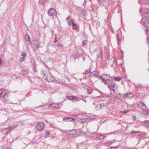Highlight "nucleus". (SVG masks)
<instances>
[{"label":"nucleus","instance_id":"nucleus-1","mask_svg":"<svg viewBox=\"0 0 149 149\" xmlns=\"http://www.w3.org/2000/svg\"><path fill=\"white\" fill-rule=\"evenodd\" d=\"M145 16L143 18L141 23L144 26L147 28H149V16L147 13L145 14Z\"/></svg>","mask_w":149,"mask_h":149},{"label":"nucleus","instance_id":"nucleus-2","mask_svg":"<svg viewBox=\"0 0 149 149\" xmlns=\"http://www.w3.org/2000/svg\"><path fill=\"white\" fill-rule=\"evenodd\" d=\"M48 15L52 17L53 19L55 17H56L57 13L56 10L53 8L50 9L48 12Z\"/></svg>","mask_w":149,"mask_h":149},{"label":"nucleus","instance_id":"nucleus-3","mask_svg":"<svg viewBox=\"0 0 149 149\" xmlns=\"http://www.w3.org/2000/svg\"><path fill=\"white\" fill-rule=\"evenodd\" d=\"M37 129L39 131L42 130L45 127V125L42 122H39L36 126Z\"/></svg>","mask_w":149,"mask_h":149},{"label":"nucleus","instance_id":"nucleus-4","mask_svg":"<svg viewBox=\"0 0 149 149\" xmlns=\"http://www.w3.org/2000/svg\"><path fill=\"white\" fill-rule=\"evenodd\" d=\"M111 133H104L103 134H97L96 136V138L99 140H102L105 138L107 135L111 134Z\"/></svg>","mask_w":149,"mask_h":149},{"label":"nucleus","instance_id":"nucleus-5","mask_svg":"<svg viewBox=\"0 0 149 149\" xmlns=\"http://www.w3.org/2000/svg\"><path fill=\"white\" fill-rule=\"evenodd\" d=\"M138 107L141 109L143 110H145L147 109L148 107L144 103L139 102L138 104Z\"/></svg>","mask_w":149,"mask_h":149},{"label":"nucleus","instance_id":"nucleus-6","mask_svg":"<svg viewBox=\"0 0 149 149\" xmlns=\"http://www.w3.org/2000/svg\"><path fill=\"white\" fill-rule=\"evenodd\" d=\"M50 108L53 109H58L59 107V104L56 103H52L49 105Z\"/></svg>","mask_w":149,"mask_h":149},{"label":"nucleus","instance_id":"nucleus-7","mask_svg":"<svg viewBox=\"0 0 149 149\" xmlns=\"http://www.w3.org/2000/svg\"><path fill=\"white\" fill-rule=\"evenodd\" d=\"M99 78L100 79V80H102L101 82L104 83L105 85L109 84V79H105V78H103L101 76Z\"/></svg>","mask_w":149,"mask_h":149},{"label":"nucleus","instance_id":"nucleus-8","mask_svg":"<svg viewBox=\"0 0 149 149\" xmlns=\"http://www.w3.org/2000/svg\"><path fill=\"white\" fill-rule=\"evenodd\" d=\"M71 23L73 29L77 31H78L79 30L78 26L77 24L75 23L74 20H72L71 21Z\"/></svg>","mask_w":149,"mask_h":149},{"label":"nucleus","instance_id":"nucleus-9","mask_svg":"<svg viewBox=\"0 0 149 149\" xmlns=\"http://www.w3.org/2000/svg\"><path fill=\"white\" fill-rule=\"evenodd\" d=\"M102 77H104V78H105V79H109V81L111 80V79L112 78V77L111 76L109 75H108L106 74H103Z\"/></svg>","mask_w":149,"mask_h":149},{"label":"nucleus","instance_id":"nucleus-10","mask_svg":"<svg viewBox=\"0 0 149 149\" xmlns=\"http://www.w3.org/2000/svg\"><path fill=\"white\" fill-rule=\"evenodd\" d=\"M115 141L114 140H111L108 141L104 143L105 146H108L111 145L112 143H114Z\"/></svg>","mask_w":149,"mask_h":149},{"label":"nucleus","instance_id":"nucleus-11","mask_svg":"<svg viewBox=\"0 0 149 149\" xmlns=\"http://www.w3.org/2000/svg\"><path fill=\"white\" fill-rule=\"evenodd\" d=\"M24 39L26 41L30 42L31 40V39L29 35L28 34H26L24 35Z\"/></svg>","mask_w":149,"mask_h":149},{"label":"nucleus","instance_id":"nucleus-12","mask_svg":"<svg viewBox=\"0 0 149 149\" xmlns=\"http://www.w3.org/2000/svg\"><path fill=\"white\" fill-rule=\"evenodd\" d=\"M63 120L64 121H74V118H69V117H65L63 118Z\"/></svg>","mask_w":149,"mask_h":149},{"label":"nucleus","instance_id":"nucleus-13","mask_svg":"<svg viewBox=\"0 0 149 149\" xmlns=\"http://www.w3.org/2000/svg\"><path fill=\"white\" fill-rule=\"evenodd\" d=\"M111 89H112V90L113 91H115L117 89V85L115 83L114 84H113L112 86H111Z\"/></svg>","mask_w":149,"mask_h":149},{"label":"nucleus","instance_id":"nucleus-14","mask_svg":"<svg viewBox=\"0 0 149 149\" xmlns=\"http://www.w3.org/2000/svg\"><path fill=\"white\" fill-rule=\"evenodd\" d=\"M115 82H114L113 81H110L109 82V85H108V87L109 89H110V91H111V86H112L113 84H114Z\"/></svg>","mask_w":149,"mask_h":149},{"label":"nucleus","instance_id":"nucleus-15","mask_svg":"<svg viewBox=\"0 0 149 149\" xmlns=\"http://www.w3.org/2000/svg\"><path fill=\"white\" fill-rule=\"evenodd\" d=\"M47 79L49 80V82H52L54 80V77L52 76L51 77L50 75L49 76H47Z\"/></svg>","mask_w":149,"mask_h":149},{"label":"nucleus","instance_id":"nucleus-16","mask_svg":"<svg viewBox=\"0 0 149 149\" xmlns=\"http://www.w3.org/2000/svg\"><path fill=\"white\" fill-rule=\"evenodd\" d=\"M143 123L146 127H149V122L147 120L144 121Z\"/></svg>","mask_w":149,"mask_h":149},{"label":"nucleus","instance_id":"nucleus-17","mask_svg":"<svg viewBox=\"0 0 149 149\" xmlns=\"http://www.w3.org/2000/svg\"><path fill=\"white\" fill-rule=\"evenodd\" d=\"M34 45L37 48L40 47V46H39V43L37 41L35 42L34 43Z\"/></svg>","mask_w":149,"mask_h":149},{"label":"nucleus","instance_id":"nucleus-18","mask_svg":"<svg viewBox=\"0 0 149 149\" xmlns=\"http://www.w3.org/2000/svg\"><path fill=\"white\" fill-rule=\"evenodd\" d=\"M45 134H46V136H45V138L49 137L50 136V134L49 132L47 130L45 131Z\"/></svg>","mask_w":149,"mask_h":149},{"label":"nucleus","instance_id":"nucleus-19","mask_svg":"<svg viewBox=\"0 0 149 149\" xmlns=\"http://www.w3.org/2000/svg\"><path fill=\"white\" fill-rule=\"evenodd\" d=\"M118 35H117V41L118 43V44L119 45H121V42L120 40L118 38Z\"/></svg>","mask_w":149,"mask_h":149},{"label":"nucleus","instance_id":"nucleus-20","mask_svg":"<svg viewBox=\"0 0 149 149\" xmlns=\"http://www.w3.org/2000/svg\"><path fill=\"white\" fill-rule=\"evenodd\" d=\"M15 127H13V126L11 127H10L9 128H6L4 129H3L4 130H7L6 132H8L9 131H10V130L13 129V128H14Z\"/></svg>","mask_w":149,"mask_h":149},{"label":"nucleus","instance_id":"nucleus-21","mask_svg":"<svg viewBox=\"0 0 149 149\" xmlns=\"http://www.w3.org/2000/svg\"><path fill=\"white\" fill-rule=\"evenodd\" d=\"M98 2L100 4V5H102L104 3V0H97Z\"/></svg>","mask_w":149,"mask_h":149},{"label":"nucleus","instance_id":"nucleus-22","mask_svg":"<svg viewBox=\"0 0 149 149\" xmlns=\"http://www.w3.org/2000/svg\"><path fill=\"white\" fill-rule=\"evenodd\" d=\"M146 31L148 34L147 35V38L148 41L149 42V29H146Z\"/></svg>","mask_w":149,"mask_h":149},{"label":"nucleus","instance_id":"nucleus-23","mask_svg":"<svg viewBox=\"0 0 149 149\" xmlns=\"http://www.w3.org/2000/svg\"><path fill=\"white\" fill-rule=\"evenodd\" d=\"M87 92L89 94H90L92 93V89L91 88H88L87 89Z\"/></svg>","mask_w":149,"mask_h":149},{"label":"nucleus","instance_id":"nucleus-24","mask_svg":"<svg viewBox=\"0 0 149 149\" xmlns=\"http://www.w3.org/2000/svg\"><path fill=\"white\" fill-rule=\"evenodd\" d=\"M41 75L43 76V77L45 78V79H47V76L46 75V74L43 71H42L41 72Z\"/></svg>","mask_w":149,"mask_h":149},{"label":"nucleus","instance_id":"nucleus-25","mask_svg":"<svg viewBox=\"0 0 149 149\" xmlns=\"http://www.w3.org/2000/svg\"><path fill=\"white\" fill-rule=\"evenodd\" d=\"M41 75L43 76V77L45 78V79H47V76L46 75V74L43 71H42L41 72Z\"/></svg>","mask_w":149,"mask_h":149},{"label":"nucleus","instance_id":"nucleus-26","mask_svg":"<svg viewBox=\"0 0 149 149\" xmlns=\"http://www.w3.org/2000/svg\"><path fill=\"white\" fill-rule=\"evenodd\" d=\"M41 75L43 76V77L45 78V79H47V76L46 75V74L43 71H42L41 72Z\"/></svg>","mask_w":149,"mask_h":149},{"label":"nucleus","instance_id":"nucleus-27","mask_svg":"<svg viewBox=\"0 0 149 149\" xmlns=\"http://www.w3.org/2000/svg\"><path fill=\"white\" fill-rule=\"evenodd\" d=\"M87 43V41L86 40H84L82 42V45L84 46Z\"/></svg>","mask_w":149,"mask_h":149},{"label":"nucleus","instance_id":"nucleus-28","mask_svg":"<svg viewBox=\"0 0 149 149\" xmlns=\"http://www.w3.org/2000/svg\"><path fill=\"white\" fill-rule=\"evenodd\" d=\"M120 80V79L119 77H116L114 78V80L116 81H119Z\"/></svg>","mask_w":149,"mask_h":149},{"label":"nucleus","instance_id":"nucleus-29","mask_svg":"<svg viewBox=\"0 0 149 149\" xmlns=\"http://www.w3.org/2000/svg\"><path fill=\"white\" fill-rule=\"evenodd\" d=\"M135 86L136 87L139 88H141V87H142V86L141 85L139 84L135 85Z\"/></svg>","mask_w":149,"mask_h":149},{"label":"nucleus","instance_id":"nucleus-30","mask_svg":"<svg viewBox=\"0 0 149 149\" xmlns=\"http://www.w3.org/2000/svg\"><path fill=\"white\" fill-rule=\"evenodd\" d=\"M100 58L102 60L103 58V52L102 51H101L100 53Z\"/></svg>","mask_w":149,"mask_h":149},{"label":"nucleus","instance_id":"nucleus-31","mask_svg":"<svg viewBox=\"0 0 149 149\" xmlns=\"http://www.w3.org/2000/svg\"><path fill=\"white\" fill-rule=\"evenodd\" d=\"M22 56L23 57H24L25 58V57L26 56V54L25 52H23L22 54Z\"/></svg>","mask_w":149,"mask_h":149},{"label":"nucleus","instance_id":"nucleus-32","mask_svg":"<svg viewBox=\"0 0 149 149\" xmlns=\"http://www.w3.org/2000/svg\"><path fill=\"white\" fill-rule=\"evenodd\" d=\"M24 59L25 58H24V57L21 58L19 59V61L20 62H22L24 60Z\"/></svg>","mask_w":149,"mask_h":149},{"label":"nucleus","instance_id":"nucleus-33","mask_svg":"<svg viewBox=\"0 0 149 149\" xmlns=\"http://www.w3.org/2000/svg\"><path fill=\"white\" fill-rule=\"evenodd\" d=\"M91 70H86V71H85V73L86 74H88V73H91Z\"/></svg>","mask_w":149,"mask_h":149},{"label":"nucleus","instance_id":"nucleus-34","mask_svg":"<svg viewBox=\"0 0 149 149\" xmlns=\"http://www.w3.org/2000/svg\"><path fill=\"white\" fill-rule=\"evenodd\" d=\"M107 58L109 60L110 59V57L109 55V52H108L107 54Z\"/></svg>","mask_w":149,"mask_h":149},{"label":"nucleus","instance_id":"nucleus-35","mask_svg":"<svg viewBox=\"0 0 149 149\" xmlns=\"http://www.w3.org/2000/svg\"><path fill=\"white\" fill-rule=\"evenodd\" d=\"M40 2L42 3H46L47 1V0H40Z\"/></svg>","mask_w":149,"mask_h":149},{"label":"nucleus","instance_id":"nucleus-36","mask_svg":"<svg viewBox=\"0 0 149 149\" xmlns=\"http://www.w3.org/2000/svg\"><path fill=\"white\" fill-rule=\"evenodd\" d=\"M114 62L115 65H116V66L117 65L118 63L117 60L115 58H114Z\"/></svg>","mask_w":149,"mask_h":149},{"label":"nucleus","instance_id":"nucleus-37","mask_svg":"<svg viewBox=\"0 0 149 149\" xmlns=\"http://www.w3.org/2000/svg\"><path fill=\"white\" fill-rule=\"evenodd\" d=\"M127 97H132L133 96L132 94L131 93H127Z\"/></svg>","mask_w":149,"mask_h":149},{"label":"nucleus","instance_id":"nucleus-38","mask_svg":"<svg viewBox=\"0 0 149 149\" xmlns=\"http://www.w3.org/2000/svg\"><path fill=\"white\" fill-rule=\"evenodd\" d=\"M137 137L138 139L139 140L141 138L142 136L141 135H139L137 136Z\"/></svg>","mask_w":149,"mask_h":149},{"label":"nucleus","instance_id":"nucleus-39","mask_svg":"<svg viewBox=\"0 0 149 149\" xmlns=\"http://www.w3.org/2000/svg\"><path fill=\"white\" fill-rule=\"evenodd\" d=\"M67 97L71 100H73V98H72V96H68Z\"/></svg>","mask_w":149,"mask_h":149},{"label":"nucleus","instance_id":"nucleus-40","mask_svg":"<svg viewBox=\"0 0 149 149\" xmlns=\"http://www.w3.org/2000/svg\"><path fill=\"white\" fill-rule=\"evenodd\" d=\"M129 111H128L125 110L124 111H121V112L123 113H127Z\"/></svg>","mask_w":149,"mask_h":149},{"label":"nucleus","instance_id":"nucleus-41","mask_svg":"<svg viewBox=\"0 0 149 149\" xmlns=\"http://www.w3.org/2000/svg\"><path fill=\"white\" fill-rule=\"evenodd\" d=\"M144 2L146 4H148V3L149 2V0H145Z\"/></svg>","mask_w":149,"mask_h":149},{"label":"nucleus","instance_id":"nucleus-42","mask_svg":"<svg viewBox=\"0 0 149 149\" xmlns=\"http://www.w3.org/2000/svg\"><path fill=\"white\" fill-rule=\"evenodd\" d=\"M92 73L94 74V75L95 76H97V74H96V72H95V71H93Z\"/></svg>","mask_w":149,"mask_h":149},{"label":"nucleus","instance_id":"nucleus-43","mask_svg":"<svg viewBox=\"0 0 149 149\" xmlns=\"http://www.w3.org/2000/svg\"><path fill=\"white\" fill-rule=\"evenodd\" d=\"M119 145H118L117 146L115 147H110V148L111 149L112 148H116L118 147Z\"/></svg>","mask_w":149,"mask_h":149},{"label":"nucleus","instance_id":"nucleus-44","mask_svg":"<svg viewBox=\"0 0 149 149\" xmlns=\"http://www.w3.org/2000/svg\"><path fill=\"white\" fill-rule=\"evenodd\" d=\"M146 10L147 11V13H148V15L149 16V10L148 9H147Z\"/></svg>","mask_w":149,"mask_h":149},{"label":"nucleus","instance_id":"nucleus-45","mask_svg":"<svg viewBox=\"0 0 149 149\" xmlns=\"http://www.w3.org/2000/svg\"><path fill=\"white\" fill-rule=\"evenodd\" d=\"M72 98H73V100L74 99H77V97L75 96H72Z\"/></svg>","mask_w":149,"mask_h":149},{"label":"nucleus","instance_id":"nucleus-46","mask_svg":"<svg viewBox=\"0 0 149 149\" xmlns=\"http://www.w3.org/2000/svg\"><path fill=\"white\" fill-rule=\"evenodd\" d=\"M139 132V131H137L136 132L132 131L131 132L132 133H137Z\"/></svg>","mask_w":149,"mask_h":149},{"label":"nucleus","instance_id":"nucleus-47","mask_svg":"<svg viewBox=\"0 0 149 149\" xmlns=\"http://www.w3.org/2000/svg\"><path fill=\"white\" fill-rule=\"evenodd\" d=\"M127 93L125 94L124 95V97H127Z\"/></svg>","mask_w":149,"mask_h":149},{"label":"nucleus","instance_id":"nucleus-48","mask_svg":"<svg viewBox=\"0 0 149 149\" xmlns=\"http://www.w3.org/2000/svg\"><path fill=\"white\" fill-rule=\"evenodd\" d=\"M55 39V40L54 41V43H56L57 41V40L56 39V37Z\"/></svg>","mask_w":149,"mask_h":149},{"label":"nucleus","instance_id":"nucleus-49","mask_svg":"<svg viewBox=\"0 0 149 149\" xmlns=\"http://www.w3.org/2000/svg\"><path fill=\"white\" fill-rule=\"evenodd\" d=\"M68 25L69 26H70V22L69 21H68Z\"/></svg>","mask_w":149,"mask_h":149},{"label":"nucleus","instance_id":"nucleus-50","mask_svg":"<svg viewBox=\"0 0 149 149\" xmlns=\"http://www.w3.org/2000/svg\"><path fill=\"white\" fill-rule=\"evenodd\" d=\"M136 118L135 117H134L133 118V120L134 121H135L136 120Z\"/></svg>","mask_w":149,"mask_h":149},{"label":"nucleus","instance_id":"nucleus-51","mask_svg":"<svg viewBox=\"0 0 149 149\" xmlns=\"http://www.w3.org/2000/svg\"><path fill=\"white\" fill-rule=\"evenodd\" d=\"M82 100L83 101H84L85 102H86V100H85V99H82Z\"/></svg>","mask_w":149,"mask_h":149},{"label":"nucleus","instance_id":"nucleus-52","mask_svg":"<svg viewBox=\"0 0 149 149\" xmlns=\"http://www.w3.org/2000/svg\"><path fill=\"white\" fill-rule=\"evenodd\" d=\"M78 56H75L74 57L75 59L77 58Z\"/></svg>","mask_w":149,"mask_h":149},{"label":"nucleus","instance_id":"nucleus-53","mask_svg":"<svg viewBox=\"0 0 149 149\" xmlns=\"http://www.w3.org/2000/svg\"><path fill=\"white\" fill-rule=\"evenodd\" d=\"M87 3V1H86V0H84V3L85 4H86Z\"/></svg>","mask_w":149,"mask_h":149},{"label":"nucleus","instance_id":"nucleus-54","mask_svg":"<svg viewBox=\"0 0 149 149\" xmlns=\"http://www.w3.org/2000/svg\"><path fill=\"white\" fill-rule=\"evenodd\" d=\"M21 73L22 74H24V72H21Z\"/></svg>","mask_w":149,"mask_h":149},{"label":"nucleus","instance_id":"nucleus-55","mask_svg":"<svg viewBox=\"0 0 149 149\" xmlns=\"http://www.w3.org/2000/svg\"><path fill=\"white\" fill-rule=\"evenodd\" d=\"M50 126L54 128V127L51 124H50Z\"/></svg>","mask_w":149,"mask_h":149},{"label":"nucleus","instance_id":"nucleus-56","mask_svg":"<svg viewBox=\"0 0 149 149\" xmlns=\"http://www.w3.org/2000/svg\"><path fill=\"white\" fill-rule=\"evenodd\" d=\"M6 94V93H5L3 95H2V96L3 97H4L5 95Z\"/></svg>","mask_w":149,"mask_h":149},{"label":"nucleus","instance_id":"nucleus-57","mask_svg":"<svg viewBox=\"0 0 149 149\" xmlns=\"http://www.w3.org/2000/svg\"><path fill=\"white\" fill-rule=\"evenodd\" d=\"M97 58H99V55L98 54H97Z\"/></svg>","mask_w":149,"mask_h":149},{"label":"nucleus","instance_id":"nucleus-58","mask_svg":"<svg viewBox=\"0 0 149 149\" xmlns=\"http://www.w3.org/2000/svg\"><path fill=\"white\" fill-rule=\"evenodd\" d=\"M33 70L35 71V72H36V70L35 68H33Z\"/></svg>","mask_w":149,"mask_h":149},{"label":"nucleus","instance_id":"nucleus-59","mask_svg":"<svg viewBox=\"0 0 149 149\" xmlns=\"http://www.w3.org/2000/svg\"><path fill=\"white\" fill-rule=\"evenodd\" d=\"M1 58H0V65H1Z\"/></svg>","mask_w":149,"mask_h":149},{"label":"nucleus","instance_id":"nucleus-60","mask_svg":"<svg viewBox=\"0 0 149 149\" xmlns=\"http://www.w3.org/2000/svg\"><path fill=\"white\" fill-rule=\"evenodd\" d=\"M3 93L2 92H1L0 93V96L2 95V94Z\"/></svg>","mask_w":149,"mask_h":149},{"label":"nucleus","instance_id":"nucleus-61","mask_svg":"<svg viewBox=\"0 0 149 149\" xmlns=\"http://www.w3.org/2000/svg\"><path fill=\"white\" fill-rule=\"evenodd\" d=\"M58 130H61V131H62V130H61V129H59V128H57Z\"/></svg>","mask_w":149,"mask_h":149},{"label":"nucleus","instance_id":"nucleus-62","mask_svg":"<svg viewBox=\"0 0 149 149\" xmlns=\"http://www.w3.org/2000/svg\"><path fill=\"white\" fill-rule=\"evenodd\" d=\"M82 133L84 134H85L86 133V132H82Z\"/></svg>","mask_w":149,"mask_h":149},{"label":"nucleus","instance_id":"nucleus-63","mask_svg":"<svg viewBox=\"0 0 149 149\" xmlns=\"http://www.w3.org/2000/svg\"><path fill=\"white\" fill-rule=\"evenodd\" d=\"M20 125H24V124L23 123H20Z\"/></svg>","mask_w":149,"mask_h":149},{"label":"nucleus","instance_id":"nucleus-64","mask_svg":"<svg viewBox=\"0 0 149 149\" xmlns=\"http://www.w3.org/2000/svg\"><path fill=\"white\" fill-rule=\"evenodd\" d=\"M102 105H104V104H101V105H100V107H102Z\"/></svg>","mask_w":149,"mask_h":149}]
</instances>
